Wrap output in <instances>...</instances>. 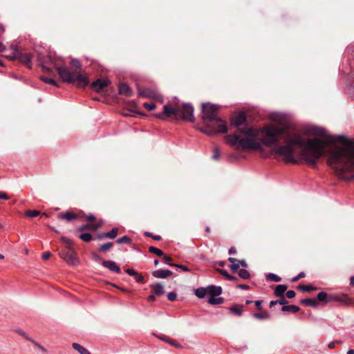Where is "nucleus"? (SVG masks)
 Here are the masks:
<instances>
[{
    "label": "nucleus",
    "mask_w": 354,
    "mask_h": 354,
    "mask_svg": "<svg viewBox=\"0 0 354 354\" xmlns=\"http://www.w3.org/2000/svg\"><path fill=\"white\" fill-rule=\"evenodd\" d=\"M244 306L242 304H234L231 307L228 308V310L234 315L241 317L243 313Z\"/></svg>",
    "instance_id": "6ab92c4d"
},
{
    "label": "nucleus",
    "mask_w": 354,
    "mask_h": 354,
    "mask_svg": "<svg viewBox=\"0 0 354 354\" xmlns=\"http://www.w3.org/2000/svg\"><path fill=\"white\" fill-rule=\"evenodd\" d=\"M125 272L130 276L137 275V272L133 269H130V268L126 269Z\"/></svg>",
    "instance_id": "052dcab7"
},
{
    "label": "nucleus",
    "mask_w": 354,
    "mask_h": 354,
    "mask_svg": "<svg viewBox=\"0 0 354 354\" xmlns=\"http://www.w3.org/2000/svg\"><path fill=\"white\" fill-rule=\"evenodd\" d=\"M238 262H239V267L240 266H241L243 268L248 267V263H247V262L245 260H239V259H238Z\"/></svg>",
    "instance_id": "338daca9"
},
{
    "label": "nucleus",
    "mask_w": 354,
    "mask_h": 354,
    "mask_svg": "<svg viewBox=\"0 0 354 354\" xmlns=\"http://www.w3.org/2000/svg\"><path fill=\"white\" fill-rule=\"evenodd\" d=\"M307 133L310 136H321L325 138L326 141L324 140V142H325L326 146L324 147V154L323 156L326 154L325 148L328 146V144H334L336 142L345 143V140H347V137L344 135L334 136L331 134H327L324 128L317 126L309 127ZM319 139L320 140V138Z\"/></svg>",
    "instance_id": "6e6552de"
},
{
    "label": "nucleus",
    "mask_w": 354,
    "mask_h": 354,
    "mask_svg": "<svg viewBox=\"0 0 354 354\" xmlns=\"http://www.w3.org/2000/svg\"><path fill=\"white\" fill-rule=\"evenodd\" d=\"M283 312H290L292 313H296L300 310V308L296 305H286L281 307Z\"/></svg>",
    "instance_id": "bb28decb"
},
{
    "label": "nucleus",
    "mask_w": 354,
    "mask_h": 354,
    "mask_svg": "<svg viewBox=\"0 0 354 354\" xmlns=\"http://www.w3.org/2000/svg\"><path fill=\"white\" fill-rule=\"evenodd\" d=\"M162 257H163V261L165 263H167V265L172 266V267L175 266L176 263H172L173 259L170 256L166 255L164 254V255Z\"/></svg>",
    "instance_id": "79ce46f5"
},
{
    "label": "nucleus",
    "mask_w": 354,
    "mask_h": 354,
    "mask_svg": "<svg viewBox=\"0 0 354 354\" xmlns=\"http://www.w3.org/2000/svg\"><path fill=\"white\" fill-rule=\"evenodd\" d=\"M149 252L152 253V254H156L158 257H162V256L164 255L163 251H162L160 249L157 248L153 247V246H150L149 248Z\"/></svg>",
    "instance_id": "c9c22d12"
},
{
    "label": "nucleus",
    "mask_w": 354,
    "mask_h": 354,
    "mask_svg": "<svg viewBox=\"0 0 354 354\" xmlns=\"http://www.w3.org/2000/svg\"><path fill=\"white\" fill-rule=\"evenodd\" d=\"M215 271L217 272V273H219L220 274H221L222 276H223L225 277V279L227 280L228 276H229V273L227 272V270H223V269H221V268H216L215 269Z\"/></svg>",
    "instance_id": "de8ad7c7"
},
{
    "label": "nucleus",
    "mask_w": 354,
    "mask_h": 354,
    "mask_svg": "<svg viewBox=\"0 0 354 354\" xmlns=\"http://www.w3.org/2000/svg\"><path fill=\"white\" fill-rule=\"evenodd\" d=\"M207 295L210 297H215L222 294V288L214 285H210L207 287Z\"/></svg>",
    "instance_id": "f3484780"
},
{
    "label": "nucleus",
    "mask_w": 354,
    "mask_h": 354,
    "mask_svg": "<svg viewBox=\"0 0 354 354\" xmlns=\"http://www.w3.org/2000/svg\"><path fill=\"white\" fill-rule=\"evenodd\" d=\"M92 258L95 261H100L102 260L101 257L96 253L93 252L92 253Z\"/></svg>",
    "instance_id": "0e129e2a"
},
{
    "label": "nucleus",
    "mask_w": 354,
    "mask_h": 354,
    "mask_svg": "<svg viewBox=\"0 0 354 354\" xmlns=\"http://www.w3.org/2000/svg\"><path fill=\"white\" fill-rule=\"evenodd\" d=\"M287 132V127H279L274 124H267L262 127L248 126L239 129L238 133L226 135L224 140L228 145L242 151H263L261 144L267 147H274L271 149V153L283 156L282 160L285 164L292 165L299 163L294 156V146H297L302 148L299 153V158L312 169H317L319 160L324 154L325 142L317 138L305 141L300 135H297L288 139L284 145H279L280 137Z\"/></svg>",
    "instance_id": "f257e3e1"
},
{
    "label": "nucleus",
    "mask_w": 354,
    "mask_h": 354,
    "mask_svg": "<svg viewBox=\"0 0 354 354\" xmlns=\"http://www.w3.org/2000/svg\"><path fill=\"white\" fill-rule=\"evenodd\" d=\"M143 106L148 111H152L156 109V104L154 102H145Z\"/></svg>",
    "instance_id": "37998d69"
},
{
    "label": "nucleus",
    "mask_w": 354,
    "mask_h": 354,
    "mask_svg": "<svg viewBox=\"0 0 354 354\" xmlns=\"http://www.w3.org/2000/svg\"><path fill=\"white\" fill-rule=\"evenodd\" d=\"M134 277H135V279H136V282H138V283H141V284L145 283V282H146L145 279L141 274H139L137 272V275H134Z\"/></svg>",
    "instance_id": "c03bdc74"
},
{
    "label": "nucleus",
    "mask_w": 354,
    "mask_h": 354,
    "mask_svg": "<svg viewBox=\"0 0 354 354\" xmlns=\"http://www.w3.org/2000/svg\"><path fill=\"white\" fill-rule=\"evenodd\" d=\"M78 238L80 240H82V241L86 242V243H89L92 240H93V236L91 233L86 232L85 231L83 232H81L79 234Z\"/></svg>",
    "instance_id": "a878e982"
},
{
    "label": "nucleus",
    "mask_w": 354,
    "mask_h": 354,
    "mask_svg": "<svg viewBox=\"0 0 354 354\" xmlns=\"http://www.w3.org/2000/svg\"><path fill=\"white\" fill-rule=\"evenodd\" d=\"M113 246V243L112 242H107L106 243L101 245L98 248V251L100 252H106V251L109 250Z\"/></svg>",
    "instance_id": "473e14b6"
},
{
    "label": "nucleus",
    "mask_w": 354,
    "mask_h": 354,
    "mask_svg": "<svg viewBox=\"0 0 354 354\" xmlns=\"http://www.w3.org/2000/svg\"><path fill=\"white\" fill-rule=\"evenodd\" d=\"M93 223L95 224V226L97 231L103 225L104 221L102 219H100L97 221H95Z\"/></svg>",
    "instance_id": "13d9d810"
},
{
    "label": "nucleus",
    "mask_w": 354,
    "mask_h": 354,
    "mask_svg": "<svg viewBox=\"0 0 354 354\" xmlns=\"http://www.w3.org/2000/svg\"><path fill=\"white\" fill-rule=\"evenodd\" d=\"M31 59L28 54L24 53V66H26L28 68H31Z\"/></svg>",
    "instance_id": "ea45409f"
},
{
    "label": "nucleus",
    "mask_w": 354,
    "mask_h": 354,
    "mask_svg": "<svg viewBox=\"0 0 354 354\" xmlns=\"http://www.w3.org/2000/svg\"><path fill=\"white\" fill-rule=\"evenodd\" d=\"M51 253L50 252H46L42 254V259L44 260H47L51 257Z\"/></svg>",
    "instance_id": "e2e57ef3"
},
{
    "label": "nucleus",
    "mask_w": 354,
    "mask_h": 354,
    "mask_svg": "<svg viewBox=\"0 0 354 354\" xmlns=\"http://www.w3.org/2000/svg\"><path fill=\"white\" fill-rule=\"evenodd\" d=\"M71 64L76 69H79L80 70L82 68V64H81L80 62L78 59H72Z\"/></svg>",
    "instance_id": "49530a36"
},
{
    "label": "nucleus",
    "mask_w": 354,
    "mask_h": 354,
    "mask_svg": "<svg viewBox=\"0 0 354 354\" xmlns=\"http://www.w3.org/2000/svg\"><path fill=\"white\" fill-rule=\"evenodd\" d=\"M77 231L79 232H83L84 231H91V232H96V227L95 226V224L93 223H85L80 226H79L77 228Z\"/></svg>",
    "instance_id": "b1692460"
},
{
    "label": "nucleus",
    "mask_w": 354,
    "mask_h": 354,
    "mask_svg": "<svg viewBox=\"0 0 354 354\" xmlns=\"http://www.w3.org/2000/svg\"><path fill=\"white\" fill-rule=\"evenodd\" d=\"M306 277V274L304 272H301L298 275L295 276L291 279V282L294 283Z\"/></svg>",
    "instance_id": "8fccbe9b"
},
{
    "label": "nucleus",
    "mask_w": 354,
    "mask_h": 354,
    "mask_svg": "<svg viewBox=\"0 0 354 354\" xmlns=\"http://www.w3.org/2000/svg\"><path fill=\"white\" fill-rule=\"evenodd\" d=\"M165 342L176 348H183V346L180 343H178L176 340L170 338L169 337H165Z\"/></svg>",
    "instance_id": "f704fd0d"
},
{
    "label": "nucleus",
    "mask_w": 354,
    "mask_h": 354,
    "mask_svg": "<svg viewBox=\"0 0 354 354\" xmlns=\"http://www.w3.org/2000/svg\"><path fill=\"white\" fill-rule=\"evenodd\" d=\"M109 284L111 286H112L119 289L120 290H121L123 292H125V293H131V290H128V289L124 288H122V287H120V286H118V285H116L115 283H109Z\"/></svg>",
    "instance_id": "3c124183"
},
{
    "label": "nucleus",
    "mask_w": 354,
    "mask_h": 354,
    "mask_svg": "<svg viewBox=\"0 0 354 354\" xmlns=\"http://www.w3.org/2000/svg\"><path fill=\"white\" fill-rule=\"evenodd\" d=\"M279 299H277V302L279 304L283 306H286L288 304V301L284 297V295L282 297H279Z\"/></svg>",
    "instance_id": "864d4df0"
},
{
    "label": "nucleus",
    "mask_w": 354,
    "mask_h": 354,
    "mask_svg": "<svg viewBox=\"0 0 354 354\" xmlns=\"http://www.w3.org/2000/svg\"><path fill=\"white\" fill-rule=\"evenodd\" d=\"M254 303L256 308L259 310H263V300H257V301H254Z\"/></svg>",
    "instance_id": "5fc2aeb1"
},
{
    "label": "nucleus",
    "mask_w": 354,
    "mask_h": 354,
    "mask_svg": "<svg viewBox=\"0 0 354 354\" xmlns=\"http://www.w3.org/2000/svg\"><path fill=\"white\" fill-rule=\"evenodd\" d=\"M0 199L8 200V196L7 194L3 192L0 191Z\"/></svg>",
    "instance_id": "774afa93"
},
{
    "label": "nucleus",
    "mask_w": 354,
    "mask_h": 354,
    "mask_svg": "<svg viewBox=\"0 0 354 354\" xmlns=\"http://www.w3.org/2000/svg\"><path fill=\"white\" fill-rule=\"evenodd\" d=\"M230 126L238 131L243 127H248V115L245 111H235L229 118Z\"/></svg>",
    "instance_id": "1a4fd4ad"
},
{
    "label": "nucleus",
    "mask_w": 354,
    "mask_h": 354,
    "mask_svg": "<svg viewBox=\"0 0 354 354\" xmlns=\"http://www.w3.org/2000/svg\"><path fill=\"white\" fill-rule=\"evenodd\" d=\"M111 84V82L108 78H99L90 84V88L95 93H100L104 88L108 87Z\"/></svg>",
    "instance_id": "9b49d317"
},
{
    "label": "nucleus",
    "mask_w": 354,
    "mask_h": 354,
    "mask_svg": "<svg viewBox=\"0 0 354 354\" xmlns=\"http://www.w3.org/2000/svg\"><path fill=\"white\" fill-rule=\"evenodd\" d=\"M172 274L173 272L169 270H157L152 272V276L159 279H165Z\"/></svg>",
    "instance_id": "412c9836"
},
{
    "label": "nucleus",
    "mask_w": 354,
    "mask_h": 354,
    "mask_svg": "<svg viewBox=\"0 0 354 354\" xmlns=\"http://www.w3.org/2000/svg\"><path fill=\"white\" fill-rule=\"evenodd\" d=\"M38 65L44 74L40 76V80L48 84L56 87L60 86L54 79L55 76V68H56L57 74L64 82L73 84L77 88H84L90 84L88 77L86 74H82L80 71L71 72L66 66L56 67L50 56L40 57Z\"/></svg>",
    "instance_id": "f03ea898"
},
{
    "label": "nucleus",
    "mask_w": 354,
    "mask_h": 354,
    "mask_svg": "<svg viewBox=\"0 0 354 354\" xmlns=\"http://www.w3.org/2000/svg\"><path fill=\"white\" fill-rule=\"evenodd\" d=\"M238 274L239 277L243 280L249 279L251 277L249 271L244 268L238 270Z\"/></svg>",
    "instance_id": "7c9ffc66"
},
{
    "label": "nucleus",
    "mask_w": 354,
    "mask_h": 354,
    "mask_svg": "<svg viewBox=\"0 0 354 354\" xmlns=\"http://www.w3.org/2000/svg\"><path fill=\"white\" fill-rule=\"evenodd\" d=\"M201 106V118L205 126L196 124L194 128L208 136L227 133L228 127L226 121L218 116L219 106L210 102H203Z\"/></svg>",
    "instance_id": "7ed1b4c3"
},
{
    "label": "nucleus",
    "mask_w": 354,
    "mask_h": 354,
    "mask_svg": "<svg viewBox=\"0 0 354 354\" xmlns=\"http://www.w3.org/2000/svg\"><path fill=\"white\" fill-rule=\"evenodd\" d=\"M288 288V286L285 284H279L275 286V288L274 290V295L275 297H282L284 295L285 292H286Z\"/></svg>",
    "instance_id": "5701e85b"
},
{
    "label": "nucleus",
    "mask_w": 354,
    "mask_h": 354,
    "mask_svg": "<svg viewBox=\"0 0 354 354\" xmlns=\"http://www.w3.org/2000/svg\"><path fill=\"white\" fill-rule=\"evenodd\" d=\"M239 158V156L236 153H231L229 157V161L231 162L232 160H237Z\"/></svg>",
    "instance_id": "69168bd1"
},
{
    "label": "nucleus",
    "mask_w": 354,
    "mask_h": 354,
    "mask_svg": "<svg viewBox=\"0 0 354 354\" xmlns=\"http://www.w3.org/2000/svg\"><path fill=\"white\" fill-rule=\"evenodd\" d=\"M81 214H84V212L80 210L79 213L76 214L72 212H61L57 214V218L59 220H65L68 222L72 221L77 218H80Z\"/></svg>",
    "instance_id": "f8f14e48"
},
{
    "label": "nucleus",
    "mask_w": 354,
    "mask_h": 354,
    "mask_svg": "<svg viewBox=\"0 0 354 354\" xmlns=\"http://www.w3.org/2000/svg\"><path fill=\"white\" fill-rule=\"evenodd\" d=\"M266 279L271 280L275 282H279L281 281V278L274 273H270L266 275Z\"/></svg>",
    "instance_id": "58836bf2"
},
{
    "label": "nucleus",
    "mask_w": 354,
    "mask_h": 354,
    "mask_svg": "<svg viewBox=\"0 0 354 354\" xmlns=\"http://www.w3.org/2000/svg\"><path fill=\"white\" fill-rule=\"evenodd\" d=\"M224 298L223 297H209L208 299V303L211 305H218L223 304Z\"/></svg>",
    "instance_id": "72a5a7b5"
},
{
    "label": "nucleus",
    "mask_w": 354,
    "mask_h": 354,
    "mask_svg": "<svg viewBox=\"0 0 354 354\" xmlns=\"http://www.w3.org/2000/svg\"><path fill=\"white\" fill-rule=\"evenodd\" d=\"M261 312L259 313H252V317L254 319H259V320H265V319H269L271 317L270 313L266 310H260Z\"/></svg>",
    "instance_id": "4be33fe9"
},
{
    "label": "nucleus",
    "mask_w": 354,
    "mask_h": 354,
    "mask_svg": "<svg viewBox=\"0 0 354 354\" xmlns=\"http://www.w3.org/2000/svg\"><path fill=\"white\" fill-rule=\"evenodd\" d=\"M152 293L158 297L165 294L164 286L160 283H156L150 285Z\"/></svg>",
    "instance_id": "a211bd4d"
},
{
    "label": "nucleus",
    "mask_w": 354,
    "mask_h": 354,
    "mask_svg": "<svg viewBox=\"0 0 354 354\" xmlns=\"http://www.w3.org/2000/svg\"><path fill=\"white\" fill-rule=\"evenodd\" d=\"M118 232V227H113L111 231L105 232L106 238L113 239L117 236Z\"/></svg>",
    "instance_id": "2f4dec72"
},
{
    "label": "nucleus",
    "mask_w": 354,
    "mask_h": 354,
    "mask_svg": "<svg viewBox=\"0 0 354 354\" xmlns=\"http://www.w3.org/2000/svg\"><path fill=\"white\" fill-rule=\"evenodd\" d=\"M236 288L238 289H241V290H249L250 289V286L247 284H238V285H236Z\"/></svg>",
    "instance_id": "680f3d73"
},
{
    "label": "nucleus",
    "mask_w": 354,
    "mask_h": 354,
    "mask_svg": "<svg viewBox=\"0 0 354 354\" xmlns=\"http://www.w3.org/2000/svg\"><path fill=\"white\" fill-rule=\"evenodd\" d=\"M137 88L138 95L140 97L153 99L156 97V91L149 88H142L138 84Z\"/></svg>",
    "instance_id": "ddd939ff"
},
{
    "label": "nucleus",
    "mask_w": 354,
    "mask_h": 354,
    "mask_svg": "<svg viewBox=\"0 0 354 354\" xmlns=\"http://www.w3.org/2000/svg\"><path fill=\"white\" fill-rule=\"evenodd\" d=\"M319 302L322 306L337 302L341 306H354V298L349 297L347 294H333L324 291L319 292L316 298H306L300 301L301 304L313 308H317Z\"/></svg>",
    "instance_id": "20e7f679"
},
{
    "label": "nucleus",
    "mask_w": 354,
    "mask_h": 354,
    "mask_svg": "<svg viewBox=\"0 0 354 354\" xmlns=\"http://www.w3.org/2000/svg\"><path fill=\"white\" fill-rule=\"evenodd\" d=\"M81 216L80 218H84L86 221L91 223H94L96 221V217L93 214H85L84 213V214H81Z\"/></svg>",
    "instance_id": "4c0bfd02"
},
{
    "label": "nucleus",
    "mask_w": 354,
    "mask_h": 354,
    "mask_svg": "<svg viewBox=\"0 0 354 354\" xmlns=\"http://www.w3.org/2000/svg\"><path fill=\"white\" fill-rule=\"evenodd\" d=\"M342 144L344 145L343 147H338L330 153L326 163L328 166L335 163L344 164L354 169V140L347 137L345 143Z\"/></svg>",
    "instance_id": "423d86ee"
},
{
    "label": "nucleus",
    "mask_w": 354,
    "mask_h": 354,
    "mask_svg": "<svg viewBox=\"0 0 354 354\" xmlns=\"http://www.w3.org/2000/svg\"><path fill=\"white\" fill-rule=\"evenodd\" d=\"M194 109L190 103H183L181 106L172 107L169 104L163 106L162 113L153 114L154 117L162 120H166L167 118L173 117L175 120H183L185 122H194Z\"/></svg>",
    "instance_id": "39448f33"
},
{
    "label": "nucleus",
    "mask_w": 354,
    "mask_h": 354,
    "mask_svg": "<svg viewBox=\"0 0 354 354\" xmlns=\"http://www.w3.org/2000/svg\"><path fill=\"white\" fill-rule=\"evenodd\" d=\"M297 288L302 292H310V291H315L318 290V288L316 286H313L312 285H302L299 284Z\"/></svg>",
    "instance_id": "cd10ccee"
},
{
    "label": "nucleus",
    "mask_w": 354,
    "mask_h": 354,
    "mask_svg": "<svg viewBox=\"0 0 354 354\" xmlns=\"http://www.w3.org/2000/svg\"><path fill=\"white\" fill-rule=\"evenodd\" d=\"M174 267L181 269L183 271L185 272H189L191 270L187 266L182 264L176 263Z\"/></svg>",
    "instance_id": "6e6d98bb"
},
{
    "label": "nucleus",
    "mask_w": 354,
    "mask_h": 354,
    "mask_svg": "<svg viewBox=\"0 0 354 354\" xmlns=\"http://www.w3.org/2000/svg\"><path fill=\"white\" fill-rule=\"evenodd\" d=\"M72 347L73 348L78 351L80 354H91V353L86 348H85L78 343H73Z\"/></svg>",
    "instance_id": "c756f323"
},
{
    "label": "nucleus",
    "mask_w": 354,
    "mask_h": 354,
    "mask_svg": "<svg viewBox=\"0 0 354 354\" xmlns=\"http://www.w3.org/2000/svg\"><path fill=\"white\" fill-rule=\"evenodd\" d=\"M40 216V218L42 216L48 217V214L46 213H41L40 211L37 209H27L24 212V216H26L27 218H31L34 217H37Z\"/></svg>",
    "instance_id": "aec40b11"
},
{
    "label": "nucleus",
    "mask_w": 354,
    "mask_h": 354,
    "mask_svg": "<svg viewBox=\"0 0 354 354\" xmlns=\"http://www.w3.org/2000/svg\"><path fill=\"white\" fill-rule=\"evenodd\" d=\"M207 295V288L201 287L195 290V295L199 299H203Z\"/></svg>",
    "instance_id": "c85d7f7f"
},
{
    "label": "nucleus",
    "mask_w": 354,
    "mask_h": 354,
    "mask_svg": "<svg viewBox=\"0 0 354 354\" xmlns=\"http://www.w3.org/2000/svg\"><path fill=\"white\" fill-rule=\"evenodd\" d=\"M228 261L230 262L232 264L229 266L230 269L233 273L237 272L238 270L239 269V264L238 262V259L234 257H229Z\"/></svg>",
    "instance_id": "393cba45"
},
{
    "label": "nucleus",
    "mask_w": 354,
    "mask_h": 354,
    "mask_svg": "<svg viewBox=\"0 0 354 354\" xmlns=\"http://www.w3.org/2000/svg\"><path fill=\"white\" fill-rule=\"evenodd\" d=\"M118 94L125 97H131L133 95V91L127 83L120 82L118 85Z\"/></svg>",
    "instance_id": "4468645a"
},
{
    "label": "nucleus",
    "mask_w": 354,
    "mask_h": 354,
    "mask_svg": "<svg viewBox=\"0 0 354 354\" xmlns=\"http://www.w3.org/2000/svg\"><path fill=\"white\" fill-rule=\"evenodd\" d=\"M131 242H132V239L127 236H124L119 238L116 240V243L118 244H122V243L130 244V243H131Z\"/></svg>",
    "instance_id": "e433bc0d"
},
{
    "label": "nucleus",
    "mask_w": 354,
    "mask_h": 354,
    "mask_svg": "<svg viewBox=\"0 0 354 354\" xmlns=\"http://www.w3.org/2000/svg\"><path fill=\"white\" fill-rule=\"evenodd\" d=\"M286 295L288 299H292L295 297L296 292L292 290H290L286 292Z\"/></svg>",
    "instance_id": "4d7b16f0"
},
{
    "label": "nucleus",
    "mask_w": 354,
    "mask_h": 354,
    "mask_svg": "<svg viewBox=\"0 0 354 354\" xmlns=\"http://www.w3.org/2000/svg\"><path fill=\"white\" fill-rule=\"evenodd\" d=\"M221 156V151L218 147H214L213 150L212 158L214 160H219Z\"/></svg>",
    "instance_id": "a18cd8bd"
},
{
    "label": "nucleus",
    "mask_w": 354,
    "mask_h": 354,
    "mask_svg": "<svg viewBox=\"0 0 354 354\" xmlns=\"http://www.w3.org/2000/svg\"><path fill=\"white\" fill-rule=\"evenodd\" d=\"M12 50L11 55H7L10 59H18L20 62H22V52L19 49L21 46H9Z\"/></svg>",
    "instance_id": "2eb2a0df"
},
{
    "label": "nucleus",
    "mask_w": 354,
    "mask_h": 354,
    "mask_svg": "<svg viewBox=\"0 0 354 354\" xmlns=\"http://www.w3.org/2000/svg\"><path fill=\"white\" fill-rule=\"evenodd\" d=\"M342 167H339L335 166V164H333L332 166H330L334 171V173L335 175L338 177L339 179L344 180V181H351L354 180V177H353V175H351L349 176H347L345 175L346 171H353L351 167H348V166H346L344 164H341Z\"/></svg>",
    "instance_id": "9d476101"
},
{
    "label": "nucleus",
    "mask_w": 354,
    "mask_h": 354,
    "mask_svg": "<svg viewBox=\"0 0 354 354\" xmlns=\"http://www.w3.org/2000/svg\"><path fill=\"white\" fill-rule=\"evenodd\" d=\"M177 298V294L175 292H170L167 294V299L171 301H174Z\"/></svg>",
    "instance_id": "603ef678"
},
{
    "label": "nucleus",
    "mask_w": 354,
    "mask_h": 354,
    "mask_svg": "<svg viewBox=\"0 0 354 354\" xmlns=\"http://www.w3.org/2000/svg\"><path fill=\"white\" fill-rule=\"evenodd\" d=\"M102 265L109 269L110 271L115 272V273H120L121 269L119 266L117 265V263L113 261H106L104 260L102 261Z\"/></svg>",
    "instance_id": "dca6fc26"
},
{
    "label": "nucleus",
    "mask_w": 354,
    "mask_h": 354,
    "mask_svg": "<svg viewBox=\"0 0 354 354\" xmlns=\"http://www.w3.org/2000/svg\"><path fill=\"white\" fill-rule=\"evenodd\" d=\"M144 236L146 237H150L155 241H161L162 240V237L160 235H154L151 232H145Z\"/></svg>",
    "instance_id": "a19ab883"
},
{
    "label": "nucleus",
    "mask_w": 354,
    "mask_h": 354,
    "mask_svg": "<svg viewBox=\"0 0 354 354\" xmlns=\"http://www.w3.org/2000/svg\"><path fill=\"white\" fill-rule=\"evenodd\" d=\"M24 337H25V335L24 334ZM26 338L30 341H31L36 346H37L40 350H41L43 352H47V350L40 344H39L37 342H35L34 340H32L29 339L28 337H26Z\"/></svg>",
    "instance_id": "09e8293b"
},
{
    "label": "nucleus",
    "mask_w": 354,
    "mask_h": 354,
    "mask_svg": "<svg viewBox=\"0 0 354 354\" xmlns=\"http://www.w3.org/2000/svg\"><path fill=\"white\" fill-rule=\"evenodd\" d=\"M60 241L64 244V248L59 252L60 258L70 266H75L79 263L80 260L77 252L74 248V242L66 236H62Z\"/></svg>",
    "instance_id": "0eeeda50"
},
{
    "label": "nucleus",
    "mask_w": 354,
    "mask_h": 354,
    "mask_svg": "<svg viewBox=\"0 0 354 354\" xmlns=\"http://www.w3.org/2000/svg\"><path fill=\"white\" fill-rule=\"evenodd\" d=\"M105 234V232H100L93 237V240H102V239L106 238Z\"/></svg>",
    "instance_id": "bf43d9fd"
}]
</instances>
